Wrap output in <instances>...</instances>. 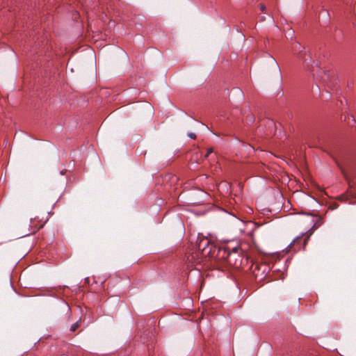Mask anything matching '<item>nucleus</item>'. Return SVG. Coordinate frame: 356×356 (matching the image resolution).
<instances>
[{
  "label": "nucleus",
  "mask_w": 356,
  "mask_h": 356,
  "mask_svg": "<svg viewBox=\"0 0 356 356\" xmlns=\"http://www.w3.org/2000/svg\"><path fill=\"white\" fill-rule=\"evenodd\" d=\"M260 9L261 11H264V10L266 9V6L264 4H261Z\"/></svg>",
  "instance_id": "nucleus-13"
},
{
  "label": "nucleus",
  "mask_w": 356,
  "mask_h": 356,
  "mask_svg": "<svg viewBox=\"0 0 356 356\" xmlns=\"http://www.w3.org/2000/svg\"><path fill=\"white\" fill-rule=\"evenodd\" d=\"M295 52L294 54L298 56V54L300 53L302 54L305 51V47H302L300 42H296V46H295Z\"/></svg>",
  "instance_id": "nucleus-5"
},
{
  "label": "nucleus",
  "mask_w": 356,
  "mask_h": 356,
  "mask_svg": "<svg viewBox=\"0 0 356 356\" xmlns=\"http://www.w3.org/2000/svg\"><path fill=\"white\" fill-rule=\"evenodd\" d=\"M270 59V61L272 62L273 65L275 67L276 70H277L278 73L280 74H281V70H280V68L278 65V63L276 61V60L273 58L272 56H269Z\"/></svg>",
  "instance_id": "nucleus-7"
},
{
  "label": "nucleus",
  "mask_w": 356,
  "mask_h": 356,
  "mask_svg": "<svg viewBox=\"0 0 356 356\" xmlns=\"http://www.w3.org/2000/svg\"><path fill=\"white\" fill-rule=\"evenodd\" d=\"M324 15L325 16H329L328 12L326 10H323L321 12V15Z\"/></svg>",
  "instance_id": "nucleus-11"
},
{
  "label": "nucleus",
  "mask_w": 356,
  "mask_h": 356,
  "mask_svg": "<svg viewBox=\"0 0 356 356\" xmlns=\"http://www.w3.org/2000/svg\"><path fill=\"white\" fill-rule=\"evenodd\" d=\"M227 261L236 268H240L243 261L242 250L240 247H234L227 254Z\"/></svg>",
  "instance_id": "nucleus-1"
},
{
  "label": "nucleus",
  "mask_w": 356,
  "mask_h": 356,
  "mask_svg": "<svg viewBox=\"0 0 356 356\" xmlns=\"http://www.w3.org/2000/svg\"><path fill=\"white\" fill-rule=\"evenodd\" d=\"M188 136L191 139H195L196 138V135H195V133L189 132V133H188Z\"/></svg>",
  "instance_id": "nucleus-9"
},
{
  "label": "nucleus",
  "mask_w": 356,
  "mask_h": 356,
  "mask_svg": "<svg viewBox=\"0 0 356 356\" xmlns=\"http://www.w3.org/2000/svg\"><path fill=\"white\" fill-rule=\"evenodd\" d=\"M301 235H303V234H302ZM301 236H297L295 239H293L292 242L290 243V245H294L296 243V241L301 238Z\"/></svg>",
  "instance_id": "nucleus-10"
},
{
  "label": "nucleus",
  "mask_w": 356,
  "mask_h": 356,
  "mask_svg": "<svg viewBox=\"0 0 356 356\" xmlns=\"http://www.w3.org/2000/svg\"><path fill=\"white\" fill-rule=\"evenodd\" d=\"M268 266L264 264L257 265L252 270L255 278L259 281L264 280L268 275Z\"/></svg>",
  "instance_id": "nucleus-2"
},
{
  "label": "nucleus",
  "mask_w": 356,
  "mask_h": 356,
  "mask_svg": "<svg viewBox=\"0 0 356 356\" xmlns=\"http://www.w3.org/2000/svg\"><path fill=\"white\" fill-rule=\"evenodd\" d=\"M297 57L299 60L302 61V63L305 67H309L310 66L312 57L309 53H307L305 51H304L302 54H298Z\"/></svg>",
  "instance_id": "nucleus-3"
},
{
  "label": "nucleus",
  "mask_w": 356,
  "mask_h": 356,
  "mask_svg": "<svg viewBox=\"0 0 356 356\" xmlns=\"http://www.w3.org/2000/svg\"><path fill=\"white\" fill-rule=\"evenodd\" d=\"M211 152H213V149L212 148L209 149L205 155V157H207L209 156V154H210Z\"/></svg>",
  "instance_id": "nucleus-12"
},
{
  "label": "nucleus",
  "mask_w": 356,
  "mask_h": 356,
  "mask_svg": "<svg viewBox=\"0 0 356 356\" xmlns=\"http://www.w3.org/2000/svg\"><path fill=\"white\" fill-rule=\"evenodd\" d=\"M344 120L346 122L349 127H355L356 130V120L353 115H348L345 118Z\"/></svg>",
  "instance_id": "nucleus-4"
},
{
  "label": "nucleus",
  "mask_w": 356,
  "mask_h": 356,
  "mask_svg": "<svg viewBox=\"0 0 356 356\" xmlns=\"http://www.w3.org/2000/svg\"><path fill=\"white\" fill-rule=\"evenodd\" d=\"M80 325L79 321H76L75 323L72 324L70 327V331L74 332Z\"/></svg>",
  "instance_id": "nucleus-8"
},
{
  "label": "nucleus",
  "mask_w": 356,
  "mask_h": 356,
  "mask_svg": "<svg viewBox=\"0 0 356 356\" xmlns=\"http://www.w3.org/2000/svg\"><path fill=\"white\" fill-rule=\"evenodd\" d=\"M209 242L208 239L201 240L198 244L199 249L202 248L203 250H204L206 248V247L209 245Z\"/></svg>",
  "instance_id": "nucleus-6"
}]
</instances>
